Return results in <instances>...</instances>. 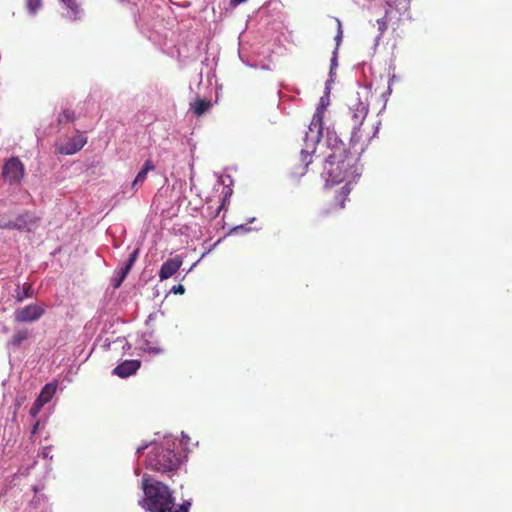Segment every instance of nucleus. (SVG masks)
<instances>
[{
	"label": "nucleus",
	"mask_w": 512,
	"mask_h": 512,
	"mask_svg": "<svg viewBox=\"0 0 512 512\" xmlns=\"http://www.w3.org/2000/svg\"><path fill=\"white\" fill-rule=\"evenodd\" d=\"M334 136L335 144L331 147L332 153L327 156L322 176L326 185H335L346 182L337 199L340 198V208H344V201L351 192V183L360 177L362 169L359 165V153H351L344 148V144Z\"/></svg>",
	"instance_id": "1"
},
{
	"label": "nucleus",
	"mask_w": 512,
	"mask_h": 512,
	"mask_svg": "<svg viewBox=\"0 0 512 512\" xmlns=\"http://www.w3.org/2000/svg\"><path fill=\"white\" fill-rule=\"evenodd\" d=\"M371 89L369 86H359L358 89L351 94L348 100V115L351 120V138L350 142L353 146L362 142L360 153L368 146L371 138L375 137L379 130L380 122L374 127L373 135L363 140L361 126L369 112V98L371 97Z\"/></svg>",
	"instance_id": "2"
},
{
	"label": "nucleus",
	"mask_w": 512,
	"mask_h": 512,
	"mask_svg": "<svg viewBox=\"0 0 512 512\" xmlns=\"http://www.w3.org/2000/svg\"><path fill=\"white\" fill-rule=\"evenodd\" d=\"M144 498L139 501L142 508L149 512H170L175 507L174 497L169 487L144 474L142 478Z\"/></svg>",
	"instance_id": "3"
},
{
	"label": "nucleus",
	"mask_w": 512,
	"mask_h": 512,
	"mask_svg": "<svg viewBox=\"0 0 512 512\" xmlns=\"http://www.w3.org/2000/svg\"><path fill=\"white\" fill-rule=\"evenodd\" d=\"M170 442L171 440L166 438L165 443L152 442L141 445L136 449V453H143L151 445L152 448L147 457L146 467L162 474L170 473L176 471L181 464V458L171 448Z\"/></svg>",
	"instance_id": "4"
},
{
	"label": "nucleus",
	"mask_w": 512,
	"mask_h": 512,
	"mask_svg": "<svg viewBox=\"0 0 512 512\" xmlns=\"http://www.w3.org/2000/svg\"><path fill=\"white\" fill-rule=\"evenodd\" d=\"M327 105V101L324 97H321L319 106L317 107L312 121L308 127V131L304 138V147L301 149V161L307 167L312 162V155L316 151V145L319 143L322 135V121L324 108Z\"/></svg>",
	"instance_id": "5"
},
{
	"label": "nucleus",
	"mask_w": 512,
	"mask_h": 512,
	"mask_svg": "<svg viewBox=\"0 0 512 512\" xmlns=\"http://www.w3.org/2000/svg\"><path fill=\"white\" fill-rule=\"evenodd\" d=\"M38 218L32 213L19 215L14 221L0 219V228L16 229L19 231H32L37 227Z\"/></svg>",
	"instance_id": "6"
},
{
	"label": "nucleus",
	"mask_w": 512,
	"mask_h": 512,
	"mask_svg": "<svg viewBox=\"0 0 512 512\" xmlns=\"http://www.w3.org/2000/svg\"><path fill=\"white\" fill-rule=\"evenodd\" d=\"M87 138L83 134H75L56 144V151L62 155H73L86 144Z\"/></svg>",
	"instance_id": "7"
},
{
	"label": "nucleus",
	"mask_w": 512,
	"mask_h": 512,
	"mask_svg": "<svg viewBox=\"0 0 512 512\" xmlns=\"http://www.w3.org/2000/svg\"><path fill=\"white\" fill-rule=\"evenodd\" d=\"M45 312L42 305L30 304L23 308L16 309L14 312V320L18 323H32L39 320Z\"/></svg>",
	"instance_id": "8"
},
{
	"label": "nucleus",
	"mask_w": 512,
	"mask_h": 512,
	"mask_svg": "<svg viewBox=\"0 0 512 512\" xmlns=\"http://www.w3.org/2000/svg\"><path fill=\"white\" fill-rule=\"evenodd\" d=\"M23 163L16 157L10 158L3 166V177L9 183H19L24 177Z\"/></svg>",
	"instance_id": "9"
},
{
	"label": "nucleus",
	"mask_w": 512,
	"mask_h": 512,
	"mask_svg": "<svg viewBox=\"0 0 512 512\" xmlns=\"http://www.w3.org/2000/svg\"><path fill=\"white\" fill-rule=\"evenodd\" d=\"M183 261L179 256L166 260L160 268L159 278L161 281L173 276L181 267Z\"/></svg>",
	"instance_id": "10"
},
{
	"label": "nucleus",
	"mask_w": 512,
	"mask_h": 512,
	"mask_svg": "<svg viewBox=\"0 0 512 512\" xmlns=\"http://www.w3.org/2000/svg\"><path fill=\"white\" fill-rule=\"evenodd\" d=\"M141 366L139 360H125L116 366L113 370V374L120 378H127L135 374Z\"/></svg>",
	"instance_id": "11"
},
{
	"label": "nucleus",
	"mask_w": 512,
	"mask_h": 512,
	"mask_svg": "<svg viewBox=\"0 0 512 512\" xmlns=\"http://www.w3.org/2000/svg\"><path fill=\"white\" fill-rule=\"evenodd\" d=\"M138 347L142 351L153 355H159L163 352L157 343L152 341V334H143L138 340Z\"/></svg>",
	"instance_id": "12"
},
{
	"label": "nucleus",
	"mask_w": 512,
	"mask_h": 512,
	"mask_svg": "<svg viewBox=\"0 0 512 512\" xmlns=\"http://www.w3.org/2000/svg\"><path fill=\"white\" fill-rule=\"evenodd\" d=\"M411 0H385L386 4V17H393V10L396 13H405L410 5Z\"/></svg>",
	"instance_id": "13"
},
{
	"label": "nucleus",
	"mask_w": 512,
	"mask_h": 512,
	"mask_svg": "<svg viewBox=\"0 0 512 512\" xmlns=\"http://www.w3.org/2000/svg\"><path fill=\"white\" fill-rule=\"evenodd\" d=\"M30 337V332L26 328L18 329L14 332L11 339L8 341V348H18L25 340Z\"/></svg>",
	"instance_id": "14"
},
{
	"label": "nucleus",
	"mask_w": 512,
	"mask_h": 512,
	"mask_svg": "<svg viewBox=\"0 0 512 512\" xmlns=\"http://www.w3.org/2000/svg\"><path fill=\"white\" fill-rule=\"evenodd\" d=\"M57 385L55 383H47L41 390L40 394L36 398V401L41 405L47 404L54 394L56 393Z\"/></svg>",
	"instance_id": "15"
},
{
	"label": "nucleus",
	"mask_w": 512,
	"mask_h": 512,
	"mask_svg": "<svg viewBox=\"0 0 512 512\" xmlns=\"http://www.w3.org/2000/svg\"><path fill=\"white\" fill-rule=\"evenodd\" d=\"M154 168L155 166L153 162L151 160H146L143 168L136 175V178L132 183V187L136 188L137 186L141 185L146 180L148 172L154 170Z\"/></svg>",
	"instance_id": "16"
},
{
	"label": "nucleus",
	"mask_w": 512,
	"mask_h": 512,
	"mask_svg": "<svg viewBox=\"0 0 512 512\" xmlns=\"http://www.w3.org/2000/svg\"><path fill=\"white\" fill-rule=\"evenodd\" d=\"M212 106L211 101L205 99H196L194 103H191L190 109L196 116H201L207 112Z\"/></svg>",
	"instance_id": "17"
},
{
	"label": "nucleus",
	"mask_w": 512,
	"mask_h": 512,
	"mask_svg": "<svg viewBox=\"0 0 512 512\" xmlns=\"http://www.w3.org/2000/svg\"><path fill=\"white\" fill-rule=\"evenodd\" d=\"M68 9L67 17L71 20H77L81 17L82 10L75 0H62Z\"/></svg>",
	"instance_id": "18"
},
{
	"label": "nucleus",
	"mask_w": 512,
	"mask_h": 512,
	"mask_svg": "<svg viewBox=\"0 0 512 512\" xmlns=\"http://www.w3.org/2000/svg\"><path fill=\"white\" fill-rule=\"evenodd\" d=\"M400 15L401 14L396 13L395 10H393V17L392 18L386 17V15H385L383 18L378 19L377 20V25H378V30H379V36L378 37H381L382 34L386 31L388 22L392 21L393 19L398 18Z\"/></svg>",
	"instance_id": "19"
},
{
	"label": "nucleus",
	"mask_w": 512,
	"mask_h": 512,
	"mask_svg": "<svg viewBox=\"0 0 512 512\" xmlns=\"http://www.w3.org/2000/svg\"><path fill=\"white\" fill-rule=\"evenodd\" d=\"M32 297V287L31 285H24L22 290H17L16 300L18 302H22L26 298Z\"/></svg>",
	"instance_id": "20"
},
{
	"label": "nucleus",
	"mask_w": 512,
	"mask_h": 512,
	"mask_svg": "<svg viewBox=\"0 0 512 512\" xmlns=\"http://www.w3.org/2000/svg\"><path fill=\"white\" fill-rule=\"evenodd\" d=\"M42 5V0H27V8L30 14L34 15Z\"/></svg>",
	"instance_id": "21"
},
{
	"label": "nucleus",
	"mask_w": 512,
	"mask_h": 512,
	"mask_svg": "<svg viewBox=\"0 0 512 512\" xmlns=\"http://www.w3.org/2000/svg\"><path fill=\"white\" fill-rule=\"evenodd\" d=\"M130 270H131V268H129V266H126V265L119 270L118 274H119L120 278L117 281V283L115 284L116 287L120 286V284L125 279V277L127 276V274L129 273Z\"/></svg>",
	"instance_id": "22"
},
{
	"label": "nucleus",
	"mask_w": 512,
	"mask_h": 512,
	"mask_svg": "<svg viewBox=\"0 0 512 512\" xmlns=\"http://www.w3.org/2000/svg\"><path fill=\"white\" fill-rule=\"evenodd\" d=\"M43 405H41L39 402H37L36 400L34 401L33 405L31 406L30 408V415L31 417L35 418L37 417V415L39 414V412L41 411Z\"/></svg>",
	"instance_id": "23"
},
{
	"label": "nucleus",
	"mask_w": 512,
	"mask_h": 512,
	"mask_svg": "<svg viewBox=\"0 0 512 512\" xmlns=\"http://www.w3.org/2000/svg\"><path fill=\"white\" fill-rule=\"evenodd\" d=\"M252 229L250 227H247V225H238V226H235L231 229L230 231V234L231 233H238V232H241V233H248L250 232Z\"/></svg>",
	"instance_id": "24"
},
{
	"label": "nucleus",
	"mask_w": 512,
	"mask_h": 512,
	"mask_svg": "<svg viewBox=\"0 0 512 512\" xmlns=\"http://www.w3.org/2000/svg\"><path fill=\"white\" fill-rule=\"evenodd\" d=\"M191 506V502L190 501H184L178 509H174L172 508L170 510V512H188L189 511V508Z\"/></svg>",
	"instance_id": "25"
},
{
	"label": "nucleus",
	"mask_w": 512,
	"mask_h": 512,
	"mask_svg": "<svg viewBox=\"0 0 512 512\" xmlns=\"http://www.w3.org/2000/svg\"><path fill=\"white\" fill-rule=\"evenodd\" d=\"M337 26H338V29H337V34L335 36V41H336V49L338 48L341 40H342V36H343V31H342V27H341V22L339 20H337Z\"/></svg>",
	"instance_id": "26"
},
{
	"label": "nucleus",
	"mask_w": 512,
	"mask_h": 512,
	"mask_svg": "<svg viewBox=\"0 0 512 512\" xmlns=\"http://www.w3.org/2000/svg\"><path fill=\"white\" fill-rule=\"evenodd\" d=\"M72 118H73V112H72V111H70V110H65V111H63V113L60 115V117H59V121H60V122H64V121L68 122V121L72 120Z\"/></svg>",
	"instance_id": "27"
},
{
	"label": "nucleus",
	"mask_w": 512,
	"mask_h": 512,
	"mask_svg": "<svg viewBox=\"0 0 512 512\" xmlns=\"http://www.w3.org/2000/svg\"><path fill=\"white\" fill-rule=\"evenodd\" d=\"M137 256H138V250H134V251L130 254V256H129V258H128V260H127V262H126V264H125V265H126V266H129V268H132V267H133V265H134V263H135V261H136V259H137Z\"/></svg>",
	"instance_id": "28"
},
{
	"label": "nucleus",
	"mask_w": 512,
	"mask_h": 512,
	"mask_svg": "<svg viewBox=\"0 0 512 512\" xmlns=\"http://www.w3.org/2000/svg\"><path fill=\"white\" fill-rule=\"evenodd\" d=\"M170 291L174 294H184L185 288L183 285L179 284V285L173 286Z\"/></svg>",
	"instance_id": "29"
},
{
	"label": "nucleus",
	"mask_w": 512,
	"mask_h": 512,
	"mask_svg": "<svg viewBox=\"0 0 512 512\" xmlns=\"http://www.w3.org/2000/svg\"><path fill=\"white\" fill-rule=\"evenodd\" d=\"M394 79H395V75H393V76L389 79V85H388V89H387V92H386V94H387V95H390V94H391V92H392L391 84H392V82L394 81Z\"/></svg>",
	"instance_id": "30"
},
{
	"label": "nucleus",
	"mask_w": 512,
	"mask_h": 512,
	"mask_svg": "<svg viewBox=\"0 0 512 512\" xmlns=\"http://www.w3.org/2000/svg\"><path fill=\"white\" fill-rule=\"evenodd\" d=\"M39 425H40V422L39 421H36V423L33 425V428H32V431H31V434L34 435L37 433L38 429H39Z\"/></svg>",
	"instance_id": "31"
},
{
	"label": "nucleus",
	"mask_w": 512,
	"mask_h": 512,
	"mask_svg": "<svg viewBox=\"0 0 512 512\" xmlns=\"http://www.w3.org/2000/svg\"><path fill=\"white\" fill-rule=\"evenodd\" d=\"M246 1L247 0H230V4H231V6L235 7V6H237V5L241 4V3H244Z\"/></svg>",
	"instance_id": "32"
},
{
	"label": "nucleus",
	"mask_w": 512,
	"mask_h": 512,
	"mask_svg": "<svg viewBox=\"0 0 512 512\" xmlns=\"http://www.w3.org/2000/svg\"><path fill=\"white\" fill-rule=\"evenodd\" d=\"M41 455L44 457V458H52L50 455H49V449L46 447L42 450L41 452Z\"/></svg>",
	"instance_id": "33"
},
{
	"label": "nucleus",
	"mask_w": 512,
	"mask_h": 512,
	"mask_svg": "<svg viewBox=\"0 0 512 512\" xmlns=\"http://www.w3.org/2000/svg\"><path fill=\"white\" fill-rule=\"evenodd\" d=\"M334 66H337L336 50L334 51V56L331 59V70L333 69Z\"/></svg>",
	"instance_id": "34"
},
{
	"label": "nucleus",
	"mask_w": 512,
	"mask_h": 512,
	"mask_svg": "<svg viewBox=\"0 0 512 512\" xmlns=\"http://www.w3.org/2000/svg\"><path fill=\"white\" fill-rule=\"evenodd\" d=\"M331 140H332V136H330V135L328 134V141H329V143L331 142Z\"/></svg>",
	"instance_id": "35"
},
{
	"label": "nucleus",
	"mask_w": 512,
	"mask_h": 512,
	"mask_svg": "<svg viewBox=\"0 0 512 512\" xmlns=\"http://www.w3.org/2000/svg\"><path fill=\"white\" fill-rule=\"evenodd\" d=\"M253 221H255L254 217L249 220V223H252Z\"/></svg>",
	"instance_id": "36"
}]
</instances>
